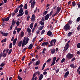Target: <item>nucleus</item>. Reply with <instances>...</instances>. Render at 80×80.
Here are the masks:
<instances>
[{"label": "nucleus", "mask_w": 80, "mask_h": 80, "mask_svg": "<svg viewBox=\"0 0 80 80\" xmlns=\"http://www.w3.org/2000/svg\"><path fill=\"white\" fill-rule=\"evenodd\" d=\"M72 4L73 7H75V5H76V3L75 2L73 1L72 2Z\"/></svg>", "instance_id": "nucleus-31"}, {"label": "nucleus", "mask_w": 80, "mask_h": 80, "mask_svg": "<svg viewBox=\"0 0 80 80\" xmlns=\"http://www.w3.org/2000/svg\"><path fill=\"white\" fill-rule=\"evenodd\" d=\"M72 35V32H69L68 34V37H70V36H71Z\"/></svg>", "instance_id": "nucleus-25"}, {"label": "nucleus", "mask_w": 80, "mask_h": 80, "mask_svg": "<svg viewBox=\"0 0 80 80\" xmlns=\"http://www.w3.org/2000/svg\"><path fill=\"white\" fill-rule=\"evenodd\" d=\"M52 32L51 31H49L47 33V35H48V36H50L52 35Z\"/></svg>", "instance_id": "nucleus-8"}, {"label": "nucleus", "mask_w": 80, "mask_h": 80, "mask_svg": "<svg viewBox=\"0 0 80 80\" xmlns=\"http://www.w3.org/2000/svg\"><path fill=\"white\" fill-rule=\"evenodd\" d=\"M18 80H22V78H21V77H20L18 76Z\"/></svg>", "instance_id": "nucleus-53"}, {"label": "nucleus", "mask_w": 80, "mask_h": 80, "mask_svg": "<svg viewBox=\"0 0 80 80\" xmlns=\"http://www.w3.org/2000/svg\"><path fill=\"white\" fill-rule=\"evenodd\" d=\"M20 35L21 37H23L24 36V32H23V31L21 32Z\"/></svg>", "instance_id": "nucleus-24"}, {"label": "nucleus", "mask_w": 80, "mask_h": 80, "mask_svg": "<svg viewBox=\"0 0 80 80\" xmlns=\"http://www.w3.org/2000/svg\"><path fill=\"white\" fill-rule=\"evenodd\" d=\"M50 61H51V59L49 58L48 60L46 62H47V63H48V62H50Z\"/></svg>", "instance_id": "nucleus-54"}, {"label": "nucleus", "mask_w": 80, "mask_h": 80, "mask_svg": "<svg viewBox=\"0 0 80 80\" xmlns=\"http://www.w3.org/2000/svg\"><path fill=\"white\" fill-rule=\"evenodd\" d=\"M24 9H27V4H25Z\"/></svg>", "instance_id": "nucleus-46"}, {"label": "nucleus", "mask_w": 80, "mask_h": 80, "mask_svg": "<svg viewBox=\"0 0 80 80\" xmlns=\"http://www.w3.org/2000/svg\"><path fill=\"white\" fill-rule=\"evenodd\" d=\"M33 23L32 22L30 25V28L31 29L33 28Z\"/></svg>", "instance_id": "nucleus-22"}, {"label": "nucleus", "mask_w": 80, "mask_h": 80, "mask_svg": "<svg viewBox=\"0 0 80 80\" xmlns=\"http://www.w3.org/2000/svg\"><path fill=\"white\" fill-rule=\"evenodd\" d=\"M25 15H27L28 14V11L27 10H26L25 12Z\"/></svg>", "instance_id": "nucleus-37"}, {"label": "nucleus", "mask_w": 80, "mask_h": 80, "mask_svg": "<svg viewBox=\"0 0 80 80\" xmlns=\"http://www.w3.org/2000/svg\"><path fill=\"white\" fill-rule=\"evenodd\" d=\"M23 12V10L22 9V8H21L19 10V13H22Z\"/></svg>", "instance_id": "nucleus-20"}, {"label": "nucleus", "mask_w": 80, "mask_h": 80, "mask_svg": "<svg viewBox=\"0 0 80 80\" xmlns=\"http://www.w3.org/2000/svg\"><path fill=\"white\" fill-rule=\"evenodd\" d=\"M35 1H33L31 3V8H34V7L35 6Z\"/></svg>", "instance_id": "nucleus-9"}, {"label": "nucleus", "mask_w": 80, "mask_h": 80, "mask_svg": "<svg viewBox=\"0 0 80 80\" xmlns=\"http://www.w3.org/2000/svg\"><path fill=\"white\" fill-rule=\"evenodd\" d=\"M17 41V38H15L13 41V42H16V41Z\"/></svg>", "instance_id": "nucleus-63"}, {"label": "nucleus", "mask_w": 80, "mask_h": 80, "mask_svg": "<svg viewBox=\"0 0 80 80\" xmlns=\"http://www.w3.org/2000/svg\"><path fill=\"white\" fill-rule=\"evenodd\" d=\"M12 48V43H10L9 44V48Z\"/></svg>", "instance_id": "nucleus-48"}, {"label": "nucleus", "mask_w": 80, "mask_h": 80, "mask_svg": "<svg viewBox=\"0 0 80 80\" xmlns=\"http://www.w3.org/2000/svg\"><path fill=\"white\" fill-rule=\"evenodd\" d=\"M73 56H74L73 54H71L70 53H69L66 55V57L68 59H72V58L73 57Z\"/></svg>", "instance_id": "nucleus-4"}, {"label": "nucleus", "mask_w": 80, "mask_h": 80, "mask_svg": "<svg viewBox=\"0 0 80 80\" xmlns=\"http://www.w3.org/2000/svg\"><path fill=\"white\" fill-rule=\"evenodd\" d=\"M27 30L28 33H30V32H31V29H30V28H28Z\"/></svg>", "instance_id": "nucleus-33"}, {"label": "nucleus", "mask_w": 80, "mask_h": 80, "mask_svg": "<svg viewBox=\"0 0 80 80\" xmlns=\"http://www.w3.org/2000/svg\"><path fill=\"white\" fill-rule=\"evenodd\" d=\"M72 21H68V25H71V24L72 23Z\"/></svg>", "instance_id": "nucleus-35"}, {"label": "nucleus", "mask_w": 80, "mask_h": 80, "mask_svg": "<svg viewBox=\"0 0 80 80\" xmlns=\"http://www.w3.org/2000/svg\"><path fill=\"white\" fill-rule=\"evenodd\" d=\"M1 67H4L5 66V64L3 63H1V64L0 65Z\"/></svg>", "instance_id": "nucleus-55"}, {"label": "nucleus", "mask_w": 80, "mask_h": 80, "mask_svg": "<svg viewBox=\"0 0 80 80\" xmlns=\"http://www.w3.org/2000/svg\"><path fill=\"white\" fill-rule=\"evenodd\" d=\"M33 48V44H31L28 47V48L29 50L32 49Z\"/></svg>", "instance_id": "nucleus-14"}, {"label": "nucleus", "mask_w": 80, "mask_h": 80, "mask_svg": "<svg viewBox=\"0 0 80 80\" xmlns=\"http://www.w3.org/2000/svg\"><path fill=\"white\" fill-rule=\"evenodd\" d=\"M22 41H20L18 44V47H20L21 46H22Z\"/></svg>", "instance_id": "nucleus-18"}, {"label": "nucleus", "mask_w": 80, "mask_h": 80, "mask_svg": "<svg viewBox=\"0 0 80 80\" xmlns=\"http://www.w3.org/2000/svg\"><path fill=\"white\" fill-rule=\"evenodd\" d=\"M38 23H36L34 24V28H36L37 27V26Z\"/></svg>", "instance_id": "nucleus-56"}, {"label": "nucleus", "mask_w": 80, "mask_h": 80, "mask_svg": "<svg viewBox=\"0 0 80 80\" xmlns=\"http://www.w3.org/2000/svg\"><path fill=\"white\" fill-rule=\"evenodd\" d=\"M78 7L80 8V2L78 4Z\"/></svg>", "instance_id": "nucleus-64"}, {"label": "nucleus", "mask_w": 80, "mask_h": 80, "mask_svg": "<svg viewBox=\"0 0 80 80\" xmlns=\"http://www.w3.org/2000/svg\"><path fill=\"white\" fill-rule=\"evenodd\" d=\"M52 14H53V11H52L51 12L49 13L50 17H51V16H52Z\"/></svg>", "instance_id": "nucleus-47"}, {"label": "nucleus", "mask_w": 80, "mask_h": 80, "mask_svg": "<svg viewBox=\"0 0 80 80\" xmlns=\"http://www.w3.org/2000/svg\"><path fill=\"white\" fill-rule=\"evenodd\" d=\"M60 70V69H57L56 71V73H58V72H59V70Z\"/></svg>", "instance_id": "nucleus-61"}, {"label": "nucleus", "mask_w": 80, "mask_h": 80, "mask_svg": "<svg viewBox=\"0 0 80 80\" xmlns=\"http://www.w3.org/2000/svg\"><path fill=\"white\" fill-rule=\"evenodd\" d=\"M35 76H36V74L35 73H34L33 75V77L32 78H34L35 77Z\"/></svg>", "instance_id": "nucleus-60"}, {"label": "nucleus", "mask_w": 80, "mask_h": 80, "mask_svg": "<svg viewBox=\"0 0 80 80\" xmlns=\"http://www.w3.org/2000/svg\"><path fill=\"white\" fill-rule=\"evenodd\" d=\"M70 67L71 68H75V65L73 64H72L70 65Z\"/></svg>", "instance_id": "nucleus-36"}, {"label": "nucleus", "mask_w": 80, "mask_h": 80, "mask_svg": "<svg viewBox=\"0 0 80 80\" xmlns=\"http://www.w3.org/2000/svg\"><path fill=\"white\" fill-rule=\"evenodd\" d=\"M45 20H47L48 18H49V14H47L45 17Z\"/></svg>", "instance_id": "nucleus-12"}, {"label": "nucleus", "mask_w": 80, "mask_h": 80, "mask_svg": "<svg viewBox=\"0 0 80 80\" xmlns=\"http://www.w3.org/2000/svg\"><path fill=\"white\" fill-rule=\"evenodd\" d=\"M7 41V38H5L3 39V40H2L1 41L2 43H4L5 42H6V41Z\"/></svg>", "instance_id": "nucleus-32"}, {"label": "nucleus", "mask_w": 80, "mask_h": 80, "mask_svg": "<svg viewBox=\"0 0 80 80\" xmlns=\"http://www.w3.org/2000/svg\"><path fill=\"white\" fill-rule=\"evenodd\" d=\"M56 59H57L56 57H54L53 58V61L51 65V66H52L55 63V61H56Z\"/></svg>", "instance_id": "nucleus-6"}, {"label": "nucleus", "mask_w": 80, "mask_h": 80, "mask_svg": "<svg viewBox=\"0 0 80 80\" xmlns=\"http://www.w3.org/2000/svg\"><path fill=\"white\" fill-rule=\"evenodd\" d=\"M65 60V58H62L61 61V63H63Z\"/></svg>", "instance_id": "nucleus-44"}, {"label": "nucleus", "mask_w": 80, "mask_h": 80, "mask_svg": "<svg viewBox=\"0 0 80 80\" xmlns=\"http://www.w3.org/2000/svg\"><path fill=\"white\" fill-rule=\"evenodd\" d=\"M39 64H40V61L38 60L36 62V64H35V65L37 66V65H39Z\"/></svg>", "instance_id": "nucleus-28"}, {"label": "nucleus", "mask_w": 80, "mask_h": 80, "mask_svg": "<svg viewBox=\"0 0 80 80\" xmlns=\"http://www.w3.org/2000/svg\"><path fill=\"white\" fill-rule=\"evenodd\" d=\"M51 53L53 54L55 52V48H52L51 49Z\"/></svg>", "instance_id": "nucleus-15"}, {"label": "nucleus", "mask_w": 80, "mask_h": 80, "mask_svg": "<svg viewBox=\"0 0 80 80\" xmlns=\"http://www.w3.org/2000/svg\"><path fill=\"white\" fill-rule=\"evenodd\" d=\"M39 23H40V25H44V22H43L42 21H40L39 22Z\"/></svg>", "instance_id": "nucleus-26"}, {"label": "nucleus", "mask_w": 80, "mask_h": 80, "mask_svg": "<svg viewBox=\"0 0 80 80\" xmlns=\"http://www.w3.org/2000/svg\"><path fill=\"white\" fill-rule=\"evenodd\" d=\"M47 12H48V11H45L42 14L43 16L45 15L47 13Z\"/></svg>", "instance_id": "nucleus-30"}, {"label": "nucleus", "mask_w": 80, "mask_h": 80, "mask_svg": "<svg viewBox=\"0 0 80 80\" xmlns=\"http://www.w3.org/2000/svg\"><path fill=\"white\" fill-rule=\"evenodd\" d=\"M45 33V30H43L42 31V32L41 33V35H43V33Z\"/></svg>", "instance_id": "nucleus-51"}, {"label": "nucleus", "mask_w": 80, "mask_h": 80, "mask_svg": "<svg viewBox=\"0 0 80 80\" xmlns=\"http://www.w3.org/2000/svg\"><path fill=\"white\" fill-rule=\"evenodd\" d=\"M77 48H80V43H78L77 45Z\"/></svg>", "instance_id": "nucleus-45"}, {"label": "nucleus", "mask_w": 80, "mask_h": 80, "mask_svg": "<svg viewBox=\"0 0 80 80\" xmlns=\"http://www.w3.org/2000/svg\"><path fill=\"white\" fill-rule=\"evenodd\" d=\"M14 12L15 13H17V12H18V8H17L14 11Z\"/></svg>", "instance_id": "nucleus-38"}, {"label": "nucleus", "mask_w": 80, "mask_h": 80, "mask_svg": "<svg viewBox=\"0 0 80 80\" xmlns=\"http://www.w3.org/2000/svg\"><path fill=\"white\" fill-rule=\"evenodd\" d=\"M29 40V39L28 37L27 38L25 37L24 38L22 45V47H23L25 45H26L28 43Z\"/></svg>", "instance_id": "nucleus-1"}, {"label": "nucleus", "mask_w": 80, "mask_h": 80, "mask_svg": "<svg viewBox=\"0 0 80 80\" xmlns=\"http://www.w3.org/2000/svg\"><path fill=\"white\" fill-rule=\"evenodd\" d=\"M15 23H16V22L15 21V19H13L12 21V24H11L12 25H13V26H14Z\"/></svg>", "instance_id": "nucleus-10"}, {"label": "nucleus", "mask_w": 80, "mask_h": 80, "mask_svg": "<svg viewBox=\"0 0 80 80\" xmlns=\"http://www.w3.org/2000/svg\"><path fill=\"white\" fill-rule=\"evenodd\" d=\"M39 33H40V31H39V30H37L36 31V33L37 35H38Z\"/></svg>", "instance_id": "nucleus-59"}, {"label": "nucleus", "mask_w": 80, "mask_h": 80, "mask_svg": "<svg viewBox=\"0 0 80 80\" xmlns=\"http://www.w3.org/2000/svg\"><path fill=\"white\" fill-rule=\"evenodd\" d=\"M48 44V42H43L42 44V46H45V45H47Z\"/></svg>", "instance_id": "nucleus-16"}, {"label": "nucleus", "mask_w": 80, "mask_h": 80, "mask_svg": "<svg viewBox=\"0 0 80 80\" xmlns=\"http://www.w3.org/2000/svg\"><path fill=\"white\" fill-rule=\"evenodd\" d=\"M17 30V32H18V33H19V32H20V31H21V28H18Z\"/></svg>", "instance_id": "nucleus-29"}, {"label": "nucleus", "mask_w": 80, "mask_h": 80, "mask_svg": "<svg viewBox=\"0 0 80 80\" xmlns=\"http://www.w3.org/2000/svg\"><path fill=\"white\" fill-rule=\"evenodd\" d=\"M27 47H26L24 48L22 51V52H25V50H27Z\"/></svg>", "instance_id": "nucleus-42"}, {"label": "nucleus", "mask_w": 80, "mask_h": 80, "mask_svg": "<svg viewBox=\"0 0 80 80\" xmlns=\"http://www.w3.org/2000/svg\"><path fill=\"white\" fill-rule=\"evenodd\" d=\"M35 14H33L31 18L32 22H35Z\"/></svg>", "instance_id": "nucleus-7"}, {"label": "nucleus", "mask_w": 80, "mask_h": 80, "mask_svg": "<svg viewBox=\"0 0 80 80\" xmlns=\"http://www.w3.org/2000/svg\"><path fill=\"white\" fill-rule=\"evenodd\" d=\"M19 25H20V22L17 21L16 22V25L17 26H19Z\"/></svg>", "instance_id": "nucleus-43"}, {"label": "nucleus", "mask_w": 80, "mask_h": 80, "mask_svg": "<svg viewBox=\"0 0 80 80\" xmlns=\"http://www.w3.org/2000/svg\"><path fill=\"white\" fill-rule=\"evenodd\" d=\"M43 78V75L42 74H40L38 80H42Z\"/></svg>", "instance_id": "nucleus-13"}, {"label": "nucleus", "mask_w": 80, "mask_h": 80, "mask_svg": "<svg viewBox=\"0 0 80 80\" xmlns=\"http://www.w3.org/2000/svg\"><path fill=\"white\" fill-rule=\"evenodd\" d=\"M69 74V71H67V72H66L64 76V77L65 78H66V77H67Z\"/></svg>", "instance_id": "nucleus-11"}, {"label": "nucleus", "mask_w": 80, "mask_h": 80, "mask_svg": "<svg viewBox=\"0 0 80 80\" xmlns=\"http://www.w3.org/2000/svg\"><path fill=\"white\" fill-rule=\"evenodd\" d=\"M7 56V53H2V57H5Z\"/></svg>", "instance_id": "nucleus-39"}, {"label": "nucleus", "mask_w": 80, "mask_h": 80, "mask_svg": "<svg viewBox=\"0 0 80 80\" xmlns=\"http://www.w3.org/2000/svg\"><path fill=\"white\" fill-rule=\"evenodd\" d=\"M23 5L22 4H21L19 6H18V8L19 9V8H22L23 7Z\"/></svg>", "instance_id": "nucleus-34"}, {"label": "nucleus", "mask_w": 80, "mask_h": 80, "mask_svg": "<svg viewBox=\"0 0 80 80\" xmlns=\"http://www.w3.org/2000/svg\"><path fill=\"white\" fill-rule=\"evenodd\" d=\"M80 25H79L78 26V27H77V30H79L80 29Z\"/></svg>", "instance_id": "nucleus-62"}, {"label": "nucleus", "mask_w": 80, "mask_h": 80, "mask_svg": "<svg viewBox=\"0 0 80 80\" xmlns=\"http://www.w3.org/2000/svg\"><path fill=\"white\" fill-rule=\"evenodd\" d=\"M77 22H78L80 21V17H78L77 19Z\"/></svg>", "instance_id": "nucleus-40"}, {"label": "nucleus", "mask_w": 80, "mask_h": 80, "mask_svg": "<svg viewBox=\"0 0 80 80\" xmlns=\"http://www.w3.org/2000/svg\"><path fill=\"white\" fill-rule=\"evenodd\" d=\"M75 60V58H73L71 60L72 62H73V61H74V60Z\"/></svg>", "instance_id": "nucleus-58"}, {"label": "nucleus", "mask_w": 80, "mask_h": 80, "mask_svg": "<svg viewBox=\"0 0 80 80\" xmlns=\"http://www.w3.org/2000/svg\"><path fill=\"white\" fill-rule=\"evenodd\" d=\"M45 17H42V18L41 19L42 22H44L45 21Z\"/></svg>", "instance_id": "nucleus-49"}, {"label": "nucleus", "mask_w": 80, "mask_h": 80, "mask_svg": "<svg viewBox=\"0 0 80 80\" xmlns=\"http://www.w3.org/2000/svg\"><path fill=\"white\" fill-rule=\"evenodd\" d=\"M12 49H10V50L8 52V54L10 55V53H12Z\"/></svg>", "instance_id": "nucleus-41"}, {"label": "nucleus", "mask_w": 80, "mask_h": 80, "mask_svg": "<svg viewBox=\"0 0 80 80\" xmlns=\"http://www.w3.org/2000/svg\"><path fill=\"white\" fill-rule=\"evenodd\" d=\"M61 10V8H60L59 7H58L57 8V12H60Z\"/></svg>", "instance_id": "nucleus-21"}, {"label": "nucleus", "mask_w": 80, "mask_h": 80, "mask_svg": "<svg viewBox=\"0 0 80 80\" xmlns=\"http://www.w3.org/2000/svg\"><path fill=\"white\" fill-rule=\"evenodd\" d=\"M43 75H46V74H47V72L45 71V72H44L43 73Z\"/></svg>", "instance_id": "nucleus-57"}, {"label": "nucleus", "mask_w": 80, "mask_h": 80, "mask_svg": "<svg viewBox=\"0 0 80 80\" xmlns=\"http://www.w3.org/2000/svg\"><path fill=\"white\" fill-rule=\"evenodd\" d=\"M35 73H36V74H38V76L40 75V72L39 71H38L37 72H36Z\"/></svg>", "instance_id": "nucleus-52"}, {"label": "nucleus", "mask_w": 80, "mask_h": 80, "mask_svg": "<svg viewBox=\"0 0 80 80\" xmlns=\"http://www.w3.org/2000/svg\"><path fill=\"white\" fill-rule=\"evenodd\" d=\"M8 35V33H4L3 34V36L4 37H7Z\"/></svg>", "instance_id": "nucleus-27"}, {"label": "nucleus", "mask_w": 80, "mask_h": 80, "mask_svg": "<svg viewBox=\"0 0 80 80\" xmlns=\"http://www.w3.org/2000/svg\"><path fill=\"white\" fill-rule=\"evenodd\" d=\"M70 26L68 25V23L66 24L63 28V30L65 31H68V30H70Z\"/></svg>", "instance_id": "nucleus-3"}, {"label": "nucleus", "mask_w": 80, "mask_h": 80, "mask_svg": "<svg viewBox=\"0 0 80 80\" xmlns=\"http://www.w3.org/2000/svg\"><path fill=\"white\" fill-rule=\"evenodd\" d=\"M23 14H24V12H22V13H19V14H18L17 15V16L18 17H22V15H23Z\"/></svg>", "instance_id": "nucleus-19"}, {"label": "nucleus", "mask_w": 80, "mask_h": 80, "mask_svg": "<svg viewBox=\"0 0 80 80\" xmlns=\"http://www.w3.org/2000/svg\"><path fill=\"white\" fill-rule=\"evenodd\" d=\"M57 44V40L56 39H54L52 40L50 42V45H48L49 47H52L53 45H55Z\"/></svg>", "instance_id": "nucleus-2"}, {"label": "nucleus", "mask_w": 80, "mask_h": 80, "mask_svg": "<svg viewBox=\"0 0 80 80\" xmlns=\"http://www.w3.org/2000/svg\"><path fill=\"white\" fill-rule=\"evenodd\" d=\"M44 27V25H43L42 26H40L38 28V30H42L43 28Z\"/></svg>", "instance_id": "nucleus-17"}, {"label": "nucleus", "mask_w": 80, "mask_h": 80, "mask_svg": "<svg viewBox=\"0 0 80 80\" xmlns=\"http://www.w3.org/2000/svg\"><path fill=\"white\" fill-rule=\"evenodd\" d=\"M30 16L28 15L27 17V21H28V20H29V19H30Z\"/></svg>", "instance_id": "nucleus-50"}, {"label": "nucleus", "mask_w": 80, "mask_h": 80, "mask_svg": "<svg viewBox=\"0 0 80 80\" xmlns=\"http://www.w3.org/2000/svg\"><path fill=\"white\" fill-rule=\"evenodd\" d=\"M45 65H46V63H45L42 66V68L41 69V70H44V68H45Z\"/></svg>", "instance_id": "nucleus-23"}, {"label": "nucleus", "mask_w": 80, "mask_h": 80, "mask_svg": "<svg viewBox=\"0 0 80 80\" xmlns=\"http://www.w3.org/2000/svg\"><path fill=\"white\" fill-rule=\"evenodd\" d=\"M70 42V41H69L67 43H66V44L65 45V46L64 49L65 51H67V50H68V48H69V44H68V43H69Z\"/></svg>", "instance_id": "nucleus-5"}]
</instances>
